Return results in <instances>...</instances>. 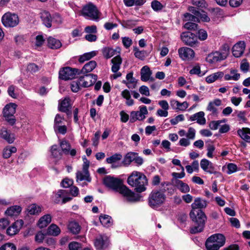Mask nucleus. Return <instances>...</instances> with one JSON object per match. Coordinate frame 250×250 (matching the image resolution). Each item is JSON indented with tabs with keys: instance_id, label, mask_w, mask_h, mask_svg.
Here are the masks:
<instances>
[{
	"instance_id": "obj_1",
	"label": "nucleus",
	"mask_w": 250,
	"mask_h": 250,
	"mask_svg": "<svg viewBox=\"0 0 250 250\" xmlns=\"http://www.w3.org/2000/svg\"><path fill=\"white\" fill-rule=\"evenodd\" d=\"M207 201L201 198H196L191 206L192 210L190 212V218L194 222L195 226L190 229L191 233L201 232L204 228L207 217L205 213L201 210H195L196 209H201L206 208Z\"/></svg>"
},
{
	"instance_id": "obj_2",
	"label": "nucleus",
	"mask_w": 250,
	"mask_h": 250,
	"mask_svg": "<svg viewBox=\"0 0 250 250\" xmlns=\"http://www.w3.org/2000/svg\"><path fill=\"white\" fill-rule=\"evenodd\" d=\"M127 183L138 192H142L146 190L148 181L146 176L142 172L133 171L127 178Z\"/></svg>"
},
{
	"instance_id": "obj_3",
	"label": "nucleus",
	"mask_w": 250,
	"mask_h": 250,
	"mask_svg": "<svg viewBox=\"0 0 250 250\" xmlns=\"http://www.w3.org/2000/svg\"><path fill=\"white\" fill-rule=\"evenodd\" d=\"M166 199V196L163 192L153 190L149 194L148 198V205L151 208L156 209L165 203Z\"/></svg>"
},
{
	"instance_id": "obj_4",
	"label": "nucleus",
	"mask_w": 250,
	"mask_h": 250,
	"mask_svg": "<svg viewBox=\"0 0 250 250\" xmlns=\"http://www.w3.org/2000/svg\"><path fill=\"white\" fill-rule=\"evenodd\" d=\"M225 242V237L220 233L212 235L206 242V247L208 250H218Z\"/></svg>"
},
{
	"instance_id": "obj_5",
	"label": "nucleus",
	"mask_w": 250,
	"mask_h": 250,
	"mask_svg": "<svg viewBox=\"0 0 250 250\" xmlns=\"http://www.w3.org/2000/svg\"><path fill=\"white\" fill-rule=\"evenodd\" d=\"M17 14L10 12L5 13L1 18V22L5 27H14L19 23Z\"/></svg>"
},
{
	"instance_id": "obj_6",
	"label": "nucleus",
	"mask_w": 250,
	"mask_h": 250,
	"mask_svg": "<svg viewBox=\"0 0 250 250\" xmlns=\"http://www.w3.org/2000/svg\"><path fill=\"white\" fill-rule=\"evenodd\" d=\"M17 104L14 103L7 104L3 109L2 114L5 120L11 125H14L16 122V119L14 116L16 112Z\"/></svg>"
},
{
	"instance_id": "obj_7",
	"label": "nucleus",
	"mask_w": 250,
	"mask_h": 250,
	"mask_svg": "<svg viewBox=\"0 0 250 250\" xmlns=\"http://www.w3.org/2000/svg\"><path fill=\"white\" fill-rule=\"evenodd\" d=\"M80 74V70L77 68L66 67L60 70L59 78L66 81L74 79L77 75Z\"/></svg>"
},
{
	"instance_id": "obj_8",
	"label": "nucleus",
	"mask_w": 250,
	"mask_h": 250,
	"mask_svg": "<svg viewBox=\"0 0 250 250\" xmlns=\"http://www.w3.org/2000/svg\"><path fill=\"white\" fill-rule=\"evenodd\" d=\"M71 108L72 104H71L69 97H66L63 100L59 101L58 105L59 111L65 113L68 119H70L72 117Z\"/></svg>"
},
{
	"instance_id": "obj_9",
	"label": "nucleus",
	"mask_w": 250,
	"mask_h": 250,
	"mask_svg": "<svg viewBox=\"0 0 250 250\" xmlns=\"http://www.w3.org/2000/svg\"><path fill=\"white\" fill-rule=\"evenodd\" d=\"M139 111H132L130 114V122L134 123L136 121H142L146 118V115L148 114V111L146 106H140Z\"/></svg>"
},
{
	"instance_id": "obj_10",
	"label": "nucleus",
	"mask_w": 250,
	"mask_h": 250,
	"mask_svg": "<svg viewBox=\"0 0 250 250\" xmlns=\"http://www.w3.org/2000/svg\"><path fill=\"white\" fill-rule=\"evenodd\" d=\"M82 14L83 16L94 20L99 18L98 10L96 7L91 3H89L83 7Z\"/></svg>"
},
{
	"instance_id": "obj_11",
	"label": "nucleus",
	"mask_w": 250,
	"mask_h": 250,
	"mask_svg": "<svg viewBox=\"0 0 250 250\" xmlns=\"http://www.w3.org/2000/svg\"><path fill=\"white\" fill-rule=\"evenodd\" d=\"M116 191L125 197L128 202H134L138 201V198L135 196V193L122 183Z\"/></svg>"
},
{
	"instance_id": "obj_12",
	"label": "nucleus",
	"mask_w": 250,
	"mask_h": 250,
	"mask_svg": "<svg viewBox=\"0 0 250 250\" xmlns=\"http://www.w3.org/2000/svg\"><path fill=\"white\" fill-rule=\"evenodd\" d=\"M181 39L185 44L191 47L197 46L198 43L196 36L189 32L183 33L181 35Z\"/></svg>"
},
{
	"instance_id": "obj_13",
	"label": "nucleus",
	"mask_w": 250,
	"mask_h": 250,
	"mask_svg": "<svg viewBox=\"0 0 250 250\" xmlns=\"http://www.w3.org/2000/svg\"><path fill=\"white\" fill-rule=\"evenodd\" d=\"M104 184L107 187L116 190L121 184L122 181L118 178H114L110 176H106L103 180Z\"/></svg>"
},
{
	"instance_id": "obj_14",
	"label": "nucleus",
	"mask_w": 250,
	"mask_h": 250,
	"mask_svg": "<svg viewBox=\"0 0 250 250\" xmlns=\"http://www.w3.org/2000/svg\"><path fill=\"white\" fill-rule=\"evenodd\" d=\"M79 79L83 87H88L96 82L97 76L93 74H86L80 77Z\"/></svg>"
},
{
	"instance_id": "obj_15",
	"label": "nucleus",
	"mask_w": 250,
	"mask_h": 250,
	"mask_svg": "<svg viewBox=\"0 0 250 250\" xmlns=\"http://www.w3.org/2000/svg\"><path fill=\"white\" fill-rule=\"evenodd\" d=\"M227 53L216 51L208 55L207 61L209 63H213L225 60L227 58Z\"/></svg>"
},
{
	"instance_id": "obj_16",
	"label": "nucleus",
	"mask_w": 250,
	"mask_h": 250,
	"mask_svg": "<svg viewBox=\"0 0 250 250\" xmlns=\"http://www.w3.org/2000/svg\"><path fill=\"white\" fill-rule=\"evenodd\" d=\"M200 166L202 169L205 172L210 174H221L220 173L215 170V167L213 163L206 159L201 160Z\"/></svg>"
},
{
	"instance_id": "obj_17",
	"label": "nucleus",
	"mask_w": 250,
	"mask_h": 250,
	"mask_svg": "<svg viewBox=\"0 0 250 250\" xmlns=\"http://www.w3.org/2000/svg\"><path fill=\"white\" fill-rule=\"evenodd\" d=\"M179 57L183 60H189L192 59L194 57V51L189 48L183 47L178 49Z\"/></svg>"
},
{
	"instance_id": "obj_18",
	"label": "nucleus",
	"mask_w": 250,
	"mask_h": 250,
	"mask_svg": "<svg viewBox=\"0 0 250 250\" xmlns=\"http://www.w3.org/2000/svg\"><path fill=\"white\" fill-rule=\"evenodd\" d=\"M94 244L97 249L104 250L106 248L109 244L108 238L105 235H101L96 238Z\"/></svg>"
},
{
	"instance_id": "obj_19",
	"label": "nucleus",
	"mask_w": 250,
	"mask_h": 250,
	"mask_svg": "<svg viewBox=\"0 0 250 250\" xmlns=\"http://www.w3.org/2000/svg\"><path fill=\"white\" fill-rule=\"evenodd\" d=\"M122 159V155L120 153H115L106 159L107 164H111V168H116L121 166L120 162Z\"/></svg>"
},
{
	"instance_id": "obj_20",
	"label": "nucleus",
	"mask_w": 250,
	"mask_h": 250,
	"mask_svg": "<svg viewBox=\"0 0 250 250\" xmlns=\"http://www.w3.org/2000/svg\"><path fill=\"white\" fill-rule=\"evenodd\" d=\"M0 137L9 144H12L15 140L14 134L8 130L6 127H2L0 130Z\"/></svg>"
},
{
	"instance_id": "obj_21",
	"label": "nucleus",
	"mask_w": 250,
	"mask_h": 250,
	"mask_svg": "<svg viewBox=\"0 0 250 250\" xmlns=\"http://www.w3.org/2000/svg\"><path fill=\"white\" fill-rule=\"evenodd\" d=\"M152 72L149 67L145 65L141 70V79L142 81L147 82L148 81H153L154 79L151 77Z\"/></svg>"
},
{
	"instance_id": "obj_22",
	"label": "nucleus",
	"mask_w": 250,
	"mask_h": 250,
	"mask_svg": "<svg viewBox=\"0 0 250 250\" xmlns=\"http://www.w3.org/2000/svg\"><path fill=\"white\" fill-rule=\"evenodd\" d=\"M245 45L244 42H239L232 47V53L235 57H240L244 53Z\"/></svg>"
},
{
	"instance_id": "obj_23",
	"label": "nucleus",
	"mask_w": 250,
	"mask_h": 250,
	"mask_svg": "<svg viewBox=\"0 0 250 250\" xmlns=\"http://www.w3.org/2000/svg\"><path fill=\"white\" fill-rule=\"evenodd\" d=\"M40 17L43 24L47 27L49 28L52 26L53 19L51 14L47 11H43L40 13Z\"/></svg>"
},
{
	"instance_id": "obj_24",
	"label": "nucleus",
	"mask_w": 250,
	"mask_h": 250,
	"mask_svg": "<svg viewBox=\"0 0 250 250\" xmlns=\"http://www.w3.org/2000/svg\"><path fill=\"white\" fill-rule=\"evenodd\" d=\"M172 183L174 186L182 193H188L190 190L188 185L180 180H173Z\"/></svg>"
},
{
	"instance_id": "obj_25",
	"label": "nucleus",
	"mask_w": 250,
	"mask_h": 250,
	"mask_svg": "<svg viewBox=\"0 0 250 250\" xmlns=\"http://www.w3.org/2000/svg\"><path fill=\"white\" fill-rule=\"evenodd\" d=\"M204 116V112L203 111H200L191 115L189 117V120L191 121H196L198 124L204 125L206 123V120Z\"/></svg>"
},
{
	"instance_id": "obj_26",
	"label": "nucleus",
	"mask_w": 250,
	"mask_h": 250,
	"mask_svg": "<svg viewBox=\"0 0 250 250\" xmlns=\"http://www.w3.org/2000/svg\"><path fill=\"white\" fill-rule=\"evenodd\" d=\"M222 104L221 100L219 99H215L212 102H210L207 107V110L212 113L214 115H216L218 113L217 109L216 106H220Z\"/></svg>"
},
{
	"instance_id": "obj_27",
	"label": "nucleus",
	"mask_w": 250,
	"mask_h": 250,
	"mask_svg": "<svg viewBox=\"0 0 250 250\" xmlns=\"http://www.w3.org/2000/svg\"><path fill=\"white\" fill-rule=\"evenodd\" d=\"M48 46L52 49H57L60 48L62 44L60 40L49 37L47 40Z\"/></svg>"
},
{
	"instance_id": "obj_28",
	"label": "nucleus",
	"mask_w": 250,
	"mask_h": 250,
	"mask_svg": "<svg viewBox=\"0 0 250 250\" xmlns=\"http://www.w3.org/2000/svg\"><path fill=\"white\" fill-rule=\"evenodd\" d=\"M112 66L111 70L114 73H116L120 68L121 64L122 62V59L120 56L117 55L111 60Z\"/></svg>"
},
{
	"instance_id": "obj_29",
	"label": "nucleus",
	"mask_w": 250,
	"mask_h": 250,
	"mask_svg": "<svg viewBox=\"0 0 250 250\" xmlns=\"http://www.w3.org/2000/svg\"><path fill=\"white\" fill-rule=\"evenodd\" d=\"M67 228L68 230L74 234L79 233L81 229V227L79 223L74 220L69 222Z\"/></svg>"
},
{
	"instance_id": "obj_30",
	"label": "nucleus",
	"mask_w": 250,
	"mask_h": 250,
	"mask_svg": "<svg viewBox=\"0 0 250 250\" xmlns=\"http://www.w3.org/2000/svg\"><path fill=\"white\" fill-rule=\"evenodd\" d=\"M224 76V73L222 71H218L212 73L206 78V81L208 83H211L215 81L220 80Z\"/></svg>"
},
{
	"instance_id": "obj_31",
	"label": "nucleus",
	"mask_w": 250,
	"mask_h": 250,
	"mask_svg": "<svg viewBox=\"0 0 250 250\" xmlns=\"http://www.w3.org/2000/svg\"><path fill=\"white\" fill-rule=\"evenodd\" d=\"M97 66V62L95 61H91L86 63L80 70V74H87L91 72Z\"/></svg>"
},
{
	"instance_id": "obj_32",
	"label": "nucleus",
	"mask_w": 250,
	"mask_h": 250,
	"mask_svg": "<svg viewBox=\"0 0 250 250\" xmlns=\"http://www.w3.org/2000/svg\"><path fill=\"white\" fill-rule=\"evenodd\" d=\"M67 194V190L60 189L57 192L54 193L52 200L55 203L58 204L62 200L63 196H66Z\"/></svg>"
},
{
	"instance_id": "obj_33",
	"label": "nucleus",
	"mask_w": 250,
	"mask_h": 250,
	"mask_svg": "<svg viewBox=\"0 0 250 250\" xmlns=\"http://www.w3.org/2000/svg\"><path fill=\"white\" fill-rule=\"evenodd\" d=\"M51 221V216L50 214H46L42 216L39 220L38 226L40 228L46 227Z\"/></svg>"
},
{
	"instance_id": "obj_34",
	"label": "nucleus",
	"mask_w": 250,
	"mask_h": 250,
	"mask_svg": "<svg viewBox=\"0 0 250 250\" xmlns=\"http://www.w3.org/2000/svg\"><path fill=\"white\" fill-rule=\"evenodd\" d=\"M21 210V207L14 206L9 208L5 211L7 215L12 216L18 215Z\"/></svg>"
},
{
	"instance_id": "obj_35",
	"label": "nucleus",
	"mask_w": 250,
	"mask_h": 250,
	"mask_svg": "<svg viewBox=\"0 0 250 250\" xmlns=\"http://www.w3.org/2000/svg\"><path fill=\"white\" fill-rule=\"evenodd\" d=\"M135 155H137V153L133 152L127 153L125 156L122 163L125 166H129L132 162L134 161Z\"/></svg>"
},
{
	"instance_id": "obj_36",
	"label": "nucleus",
	"mask_w": 250,
	"mask_h": 250,
	"mask_svg": "<svg viewBox=\"0 0 250 250\" xmlns=\"http://www.w3.org/2000/svg\"><path fill=\"white\" fill-rule=\"evenodd\" d=\"M96 55L97 51H96L85 53L79 57V62L80 63H83L85 61L90 60L95 57Z\"/></svg>"
},
{
	"instance_id": "obj_37",
	"label": "nucleus",
	"mask_w": 250,
	"mask_h": 250,
	"mask_svg": "<svg viewBox=\"0 0 250 250\" xmlns=\"http://www.w3.org/2000/svg\"><path fill=\"white\" fill-rule=\"evenodd\" d=\"M230 73L231 75L229 74H226L224 76V79L226 81L233 80L234 81H238L240 78V74L237 73V70L235 69H231L230 70Z\"/></svg>"
},
{
	"instance_id": "obj_38",
	"label": "nucleus",
	"mask_w": 250,
	"mask_h": 250,
	"mask_svg": "<svg viewBox=\"0 0 250 250\" xmlns=\"http://www.w3.org/2000/svg\"><path fill=\"white\" fill-rule=\"evenodd\" d=\"M102 52L104 57L106 59L111 58L116 53V50L109 47H104L102 50Z\"/></svg>"
},
{
	"instance_id": "obj_39",
	"label": "nucleus",
	"mask_w": 250,
	"mask_h": 250,
	"mask_svg": "<svg viewBox=\"0 0 250 250\" xmlns=\"http://www.w3.org/2000/svg\"><path fill=\"white\" fill-rule=\"evenodd\" d=\"M77 181L86 180L89 182L91 181L89 172L79 171L76 173Z\"/></svg>"
},
{
	"instance_id": "obj_40",
	"label": "nucleus",
	"mask_w": 250,
	"mask_h": 250,
	"mask_svg": "<svg viewBox=\"0 0 250 250\" xmlns=\"http://www.w3.org/2000/svg\"><path fill=\"white\" fill-rule=\"evenodd\" d=\"M47 234L52 236H58L61 232L60 228L55 224H51L47 229Z\"/></svg>"
},
{
	"instance_id": "obj_41",
	"label": "nucleus",
	"mask_w": 250,
	"mask_h": 250,
	"mask_svg": "<svg viewBox=\"0 0 250 250\" xmlns=\"http://www.w3.org/2000/svg\"><path fill=\"white\" fill-rule=\"evenodd\" d=\"M27 210L29 214L35 215L40 213L42 209L40 206L36 204H32L28 207Z\"/></svg>"
},
{
	"instance_id": "obj_42",
	"label": "nucleus",
	"mask_w": 250,
	"mask_h": 250,
	"mask_svg": "<svg viewBox=\"0 0 250 250\" xmlns=\"http://www.w3.org/2000/svg\"><path fill=\"white\" fill-rule=\"evenodd\" d=\"M52 156L56 159H60L62 156V151L58 149L57 145H53L51 147Z\"/></svg>"
},
{
	"instance_id": "obj_43",
	"label": "nucleus",
	"mask_w": 250,
	"mask_h": 250,
	"mask_svg": "<svg viewBox=\"0 0 250 250\" xmlns=\"http://www.w3.org/2000/svg\"><path fill=\"white\" fill-rule=\"evenodd\" d=\"M60 145L62 149V151L65 154H69L70 148H71L70 144L66 140H62L60 142Z\"/></svg>"
},
{
	"instance_id": "obj_44",
	"label": "nucleus",
	"mask_w": 250,
	"mask_h": 250,
	"mask_svg": "<svg viewBox=\"0 0 250 250\" xmlns=\"http://www.w3.org/2000/svg\"><path fill=\"white\" fill-rule=\"evenodd\" d=\"M17 151V148L14 146H9L4 149L3 151V156L4 158H9L12 153H15Z\"/></svg>"
},
{
	"instance_id": "obj_45",
	"label": "nucleus",
	"mask_w": 250,
	"mask_h": 250,
	"mask_svg": "<svg viewBox=\"0 0 250 250\" xmlns=\"http://www.w3.org/2000/svg\"><path fill=\"white\" fill-rule=\"evenodd\" d=\"M100 221L102 224L105 227H108L111 225V217L107 215H104L100 217Z\"/></svg>"
},
{
	"instance_id": "obj_46",
	"label": "nucleus",
	"mask_w": 250,
	"mask_h": 250,
	"mask_svg": "<svg viewBox=\"0 0 250 250\" xmlns=\"http://www.w3.org/2000/svg\"><path fill=\"white\" fill-rule=\"evenodd\" d=\"M82 83L79 79L77 81H73L71 84V88L73 92H78L82 87Z\"/></svg>"
},
{
	"instance_id": "obj_47",
	"label": "nucleus",
	"mask_w": 250,
	"mask_h": 250,
	"mask_svg": "<svg viewBox=\"0 0 250 250\" xmlns=\"http://www.w3.org/2000/svg\"><path fill=\"white\" fill-rule=\"evenodd\" d=\"M133 73L132 72L128 73L126 76V79L129 84L133 86L134 88H135L136 86L137 81L136 79L133 77Z\"/></svg>"
},
{
	"instance_id": "obj_48",
	"label": "nucleus",
	"mask_w": 250,
	"mask_h": 250,
	"mask_svg": "<svg viewBox=\"0 0 250 250\" xmlns=\"http://www.w3.org/2000/svg\"><path fill=\"white\" fill-rule=\"evenodd\" d=\"M134 51H135L134 56L135 57L141 60H144L146 56V51L144 50L140 51L137 47H134Z\"/></svg>"
},
{
	"instance_id": "obj_49",
	"label": "nucleus",
	"mask_w": 250,
	"mask_h": 250,
	"mask_svg": "<svg viewBox=\"0 0 250 250\" xmlns=\"http://www.w3.org/2000/svg\"><path fill=\"white\" fill-rule=\"evenodd\" d=\"M198 21L200 20L208 22L209 21V18L207 16V13L203 11H200L199 13H197Z\"/></svg>"
},
{
	"instance_id": "obj_50",
	"label": "nucleus",
	"mask_w": 250,
	"mask_h": 250,
	"mask_svg": "<svg viewBox=\"0 0 250 250\" xmlns=\"http://www.w3.org/2000/svg\"><path fill=\"white\" fill-rule=\"evenodd\" d=\"M225 122V120L212 121L209 123L208 126L211 130H216L220 124L224 123Z\"/></svg>"
},
{
	"instance_id": "obj_51",
	"label": "nucleus",
	"mask_w": 250,
	"mask_h": 250,
	"mask_svg": "<svg viewBox=\"0 0 250 250\" xmlns=\"http://www.w3.org/2000/svg\"><path fill=\"white\" fill-rule=\"evenodd\" d=\"M137 24V21L134 20L123 21L122 22V26L125 28H130Z\"/></svg>"
},
{
	"instance_id": "obj_52",
	"label": "nucleus",
	"mask_w": 250,
	"mask_h": 250,
	"mask_svg": "<svg viewBox=\"0 0 250 250\" xmlns=\"http://www.w3.org/2000/svg\"><path fill=\"white\" fill-rule=\"evenodd\" d=\"M64 120V117L62 116H61L60 114H56L54 119V127L61 125Z\"/></svg>"
},
{
	"instance_id": "obj_53",
	"label": "nucleus",
	"mask_w": 250,
	"mask_h": 250,
	"mask_svg": "<svg viewBox=\"0 0 250 250\" xmlns=\"http://www.w3.org/2000/svg\"><path fill=\"white\" fill-rule=\"evenodd\" d=\"M26 69L28 72L33 73L38 71L40 69V67L35 63H31L28 64Z\"/></svg>"
},
{
	"instance_id": "obj_54",
	"label": "nucleus",
	"mask_w": 250,
	"mask_h": 250,
	"mask_svg": "<svg viewBox=\"0 0 250 250\" xmlns=\"http://www.w3.org/2000/svg\"><path fill=\"white\" fill-rule=\"evenodd\" d=\"M16 87L13 85H10L7 89V92L9 96L11 97L16 99L18 97V94L15 92Z\"/></svg>"
},
{
	"instance_id": "obj_55",
	"label": "nucleus",
	"mask_w": 250,
	"mask_h": 250,
	"mask_svg": "<svg viewBox=\"0 0 250 250\" xmlns=\"http://www.w3.org/2000/svg\"><path fill=\"white\" fill-rule=\"evenodd\" d=\"M196 130L191 127L188 129V132L186 133V137L189 140H194L195 138Z\"/></svg>"
},
{
	"instance_id": "obj_56",
	"label": "nucleus",
	"mask_w": 250,
	"mask_h": 250,
	"mask_svg": "<svg viewBox=\"0 0 250 250\" xmlns=\"http://www.w3.org/2000/svg\"><path fill=\"white\" fill-rule=\"evenodd\" d=\"M151 6L152 8L155 11H160L162 9L163 5L157 0H154L151 2Z\"/></svg>"
},
{
	"instance_id": "obj_57",
	"label": "nucleus",
	"mask_w": 250,
	"mask_h": 250,
	"mask_svg": "<svg viewBox=\"0 0 250 250\" xmlns=\"http://www.w3.org/2000/svg\"><path fill=\"white\" fill-rule=\"evenodd\" d=\"M20 229L13 224L9 227L7 229V233L9 235H14L16 234Z\"/></svg>"
},
{
	"instance_id": "obj_58",
	"label": "nucleus",
	"mask_w": 250,
	"mask_h": 250,
	"mask_svg": "<svg viewBox=\"0 0 250 250\" xmlns=\"http://www.w3.org/2000/svg\"><path fill=\"white\" fill-rule=\"evenodd\" d=\"M237 133L238 135L244 140L247 142L250 143V136L244 133V130L241 129H238L237 130Z\"/></svg>"
},
{
	"instance_id": "obj_59",
	"label": "nucleus",
	"mask_w": 250,
	"mask_h": 250,
	"mask_svg": "<svg viewBox=\"0 0 250 250\" xmlns=\"http://www.w3.org/2000/svg\"><path fill=\"white\" fill-rule=\"evenodd\" d=\"M228 174H231L238 170V168L235 164L233 163H229L227 166Z\"/></svg>"
},
{
	"instance_id": "obj_60",
	"label": "nucleus",
	"mask_w": 250,
	"mask_h": 250,
	"mask_svg": "<svg viewBox=\"0 0 250 250\" xmlns=\"http://www.w3.org/2000/svg\"><path fill=\"white\" fill-rule=\"evenodd\" d=\"M69 250H81V244L76 242H72L68 245Z\"/></svg>"
},
{
	"instance_id": "obj_61",
	"label": "nucleus",
	"mask_w": 250,
	"mask_h": 250,
	"mask_svg": "<svg viewBox=\"0 0 250 250\" xmlns=\"http://www.w3.org/2000/svg\"><path fill=\"white\" fill-rule=\"evenodd\" d=\"M181 173L173 172L172 173V176L175 179L174 180H179L178 179H182L185 176L184 168L183 166H181Z\"/></svg>"
},
{
	"instance_id": "obj_62",
	"label": "nucleus",
	"mask_w": 250,
	"mask_h": 250,
	"mask_svg": "<svg viewBox=\"0 0 250 250\" xmlns=\"http://www.w3.org/2000/svg\"><path fill=\"white\" fill-rule=\"evenodd\" d=\"M184 116L183 114L178 115L175 118L170 120V122L172 125H177L179 122L184 120Z\"/></svg>"
},
{
	"instance_id": "obj_63",
	"label": "nucleus",
	"mask_w": 250,
	"mask_h": 250,
	"mask_svg": "<svg viewBox=\"0 0 250 250\" xmlns=\"http://www.w3.org/2000/svg\"><path fill=\"white\" fill-rule=\"evenodd\" d=\"M0 250H16V247L12 243H6L0 248Z\"/></svg>"
},
{
	"instance_id": "obj_64",
	"label": "nucleus",
	"mask_w": 250,
	"mask_h": 250,
	"mask_svg": "<svg viewBox=\"0 0 250 250\" xmlns=\"http://www.w3.org/2000/svg\"><path fill=\"white\" fill-rule=\"evenodd\" d=\"M122 39L123 45L125 48H127L131 45L132 41L129 37H123Z\"/></svg>"
}]
</instances>
